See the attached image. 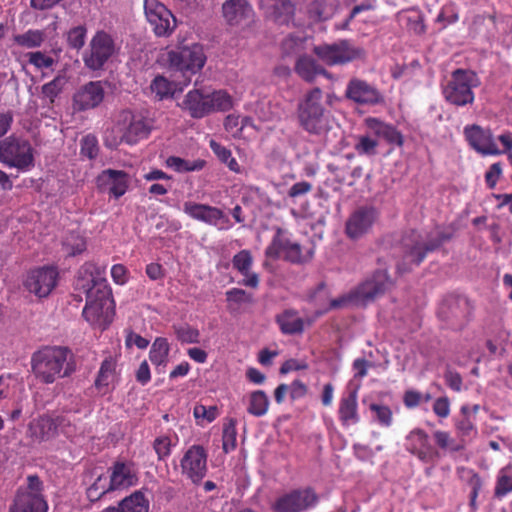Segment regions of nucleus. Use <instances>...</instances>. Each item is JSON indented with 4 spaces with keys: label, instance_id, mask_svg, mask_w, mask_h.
<instances>
[{
    "label": "nucleus",
    "instance_id": "1",
    "mask_svg": "<svg viewBox=\"0 0 512 512\" xmlns=\"http://www.w3.org/2000/svg\"><path fill=\"white\" fill-rule=\"evenodd\" d=\"M76 288L86 294L82 315L94 329L105 330L115 310L111 289L103 273L93 263H85L78 271Z\"/></svg>",
    "mask_w": 512,
    "mask_h": 512
},
{
    "label": "nucleus",
    "instance_id": "2",
    "mask_svg": "<svg viewBox=\"0 0 512 512\" xmlns=\"http://www.w3.org/2000/svg\"><path fill=\"white\" fill-rule=\"evenodd\" d=\"M151 129L150 119L141 112L123 110L118 114L114 126L106 131L105 143L109 147H116L122 142L135 144L148 137Z\"/></svg>",
    "mask_w": 512,
    "mask_h": 512
},
{
    "label": "nucleus",
    "instance_id": "3",
    "mask_svg": "<svg viewBox=\"0 0 512 512\" xmlns=\"http://www.w3.org/2000/svg\"><path fill=\"white\" fill-rule=\"evenodd\" d=\"M207 60L203 45L191 43L164 50L159 62L172 71L179 72L181 78L189 77L198 73Z\"/></svg>",
    "mask_w": 512,
    "mask_h": 512
},
{
    "label": "nucleus",
    "instance_id": "4",
    "mask_svg": "<svg viewBox=\"0 0 512 512\" xmlns=\"http://www.w3.org/2000/svg\"><path fill=\"white\" fill-rule=\"evenodd\" d=\"M391 285L392 282L387 273L383 270L377 271L348 295L330 301L328 306H324L321 313L329 308H338L346 305H367L389 289Z\"/></svg>",
    "mask_w": 512,
    "mask_h": 512
},
{
    "label": "nucleus",
    "instance_id": "5",
    "mask_svg": "<svg viewBox=\"0 0 512 512\" xmlns=\"http://www.w3.org/2000/svg\"><path fill=\"white\" fill-rule=\"evenodd\" d=\"M298 118L301 126L311 134L323 136L329 131L330 118L323 108L320 89L315 88L307 93L299 104Z\"/></svg>",
    "mask_w": 512,
    "mask_h": 512
},
{
    "label": "nucleus",
    "instance_id": "6",
    "mask_svg": "<svg viewBox=\"0 0 512 512\" xmlns=\"http://www.w3.org/2000/svg\"><path fill=\"white\" fill-rule=\"evenodd\" d=\"M69 352L63 347H46L32 357V371L36 378L45 383H53L66 374L63 370L67 364Z\"/></svg>",
    "mask_w": 512,
    "mask_h": 512
},
{
    "label": "nucleus",
    "instance_id": "7",
    "mask_svg": "<svg viewBox=\"0 0 512 512\" xmlns=\"http://www.w3.org/2000/svg\"><path fill=\"white\" fill-rule=\"evenodd\" d=\"M0 162L20 172L30 171L34 165V149L26 139L10 136L0 141Z\"/></svg>",
    "mask_w": 512,
    "mask_h": 512
},
{
    "label": "nucleus",
    "instance_id": "8",
    "mask_svg": "<svg viewBox=\"0 0 512 512\" xmlns=\"http://www.w3.org/2000/svg\"><path fill=\"white\" fill-rule=\"evenodd\" d=\"M477 75L469 70H456L445 86L443 94L445 99L457 106H464L474 101L473 88L479 86Z\"/></svg>",
    "mask_w": 512,
    "mask_h": 512
},
{
    "label": "nucleus",
    "instance_id": "9",
    "mask_svg": "<svg viewBox=\"0 0 512 512\" xmlns=\"http://www.w3.org/2000/svg\"><path fill=\"white\" fill-rule=\"evenodd\" d=\"M41 490L39 478L29 476L27 487L18 491L10 507V512H47L48 505Z\"/></svg>",
    "mask_w": 512,
    "mask_h": 512
},
{
    "label": "nucleus",
    "instance_id": "10",
    "mask_svg": "<svg viewBox=\"0 0 512 512\" xmlns=\"http://www.w3.org/2000/svg\"><path fill=\"white\" fill-rule=\"evenodd\" d=\"M58 430L68 438H74L77 435L76 425L72 424L70 419L66 417L52 419L48 416H43L33 420L29 425L30 435L36 440H48L54 437Z\"/></svg>",
    "mask_w": 512,
    "mask_h": 512
},
{
    "label": "nucleus",
    "instance_id": "11",
    "mask_svg": "<svg viewBox=\"0 0 512 512\" xmlns=\"http://www.w3.org/2000/svg\"><path fill=\"white\" fill-rule=\"evenodd\" d=\"M116 52L117 48L111 35L98 31L90 41L89 52L84 56V63L92 70L100 69Z\"/></svg>",
    "mask_w": 512,
    "mask_h": 512
},
{
    "label": "nucleus",
    "instance_id": "12",
    "mask_svg": "<svg viewBox=\"0 0 512 512\" xmlns=\"http://www.w3.org/2000/svg\"><path fill=\"white\" fill-rule=\"evenodd\" d=\"M313 51L327 65L345 64L361 58L364 54L361 48L355 47L347 41L315 46Z\"/></svg>",
    "mask_w": 512,
    "mask_h": 512
},
{
    "label": "nucleus",
    "instance_id": "13",
    "mask_svg": "<svg viewBox=\"0 0 512 512\" xmlns=\"http://www.w3.org/2000/svg\"><path fill=\"white\" fill-rule=\"evenodd\" d=\"M144 13L157 36H169L176 28L174 15L159 0H144Z\"/></svg>",
    "mask_w": 512,
    "mask_h": 512
},
{
    "label": "nucleus",
    "instance_id": "14",
    "mask_svg": "<svg viewBox=\"0 0 512 512\" xmlns=\"http://www.w3.org/2000/svg\"><path fill=\"white\" fill-rule=\"evenodd\" d=\"M58 276V271L54 267L36 268L27 273L23 285L30 294L44 298L55 289Z\"/></svg>",
    "mask_w": 512,
    "mask_h": 512
},
{
    "label": "nucleus",
    "instance_id": "15",
    "mask_svg": "<svg viewBox=\"0 0 512 512\" xmlns=\"http://www.w3.org/2000/svg\"><path fill=\"white\" fill-rule=\"evenodd\" d=\"M183 211L192 219L215 226L220 230H226L231 227L227 215L216 207L187 201L183 204Z\"/></svg>",
    "mask_w": 512,
    "mask_h": 512
},
{
    "label": "nucleus",
    "instance_id": "16",
    "mask_svg": "<svg viewBox=\"0 0 512 512\" xmlns=\"http://www.w3.org/2000/svg\"><path fill=\"white\" fill-rule=\"evenodd\" d=\"M182 475L193 483H199L207 471V454L199 445L191 446L180 461Z\"/></svg>",
    "mask_w": 512,
    "mask_h": 512
},
{
    "label": "nucleus",
    "instance_id": "17",
    "mask_svg": "<svg viewBox=\"0 0 512 512\" xmlns=\"http://www.w3.org/2000/svg\"><path fill=\"white\" fill-rule=\"evenodd\" d=\"M266 255L271 258L282 257L291 262H303L311 257V252L309 249L303 250L298 243L286 239L281 234H277L266 249Z\"/></svg>",
    "mask_w": 512,
    "mask_h": 512
},
{
    "label": "nucleus",
    "instance_id": "18",
    "mask_svg": "<svg viewBox=\"0 0 512 512\" xmlns=\"http://www.w3.org/2000/svg\"><path fill=\"white\" fill-rule=\"evenodd\" d=\"M316 495L309 489L296 490L280 496L273 504L275 512H302L316 503Z\"/></svg>",
    "mask_w": 512,
    "mask_h": 512
},
{
    "label": "nucleus",
    "instance_id": "19",
    "mask_svg": "<svg viewBox=\"0 0 512 512\" xmlns=\"http://www.w3.org/2000/svg\"><path fill=\"white\" fill-rule=\"evenodd\" d=\"M130 177L121 170L107 169L96 178V186L102 192H108L114 198L123 196L129 187Z\"/></svg>",
    "mask_w": 512,
    "mask_h": 512
},
{
    "label": "nucleus",
    "instance_id": "20",
    "mask_svg": "<svg viewBox=\"0 0 512 512\" xmlns=\"http://www.w3.org/2000/svg\"><path fill=\"white\" fill-rule=\"evenodd\" d=\"M105 91L102 82H89L81 86L73 96V109L86 111L98 107L104 99Z\"/></svg>",
    "mask_w": 512,
    "mask_h": 512
},
{
    "label": "nucleus",
    "instance_id": "21",
    "mask_svg": "<svg viewBox=\"0 0 512 512\" xmlns=\"http://www.w3.org/2000/svg\"><path fill=\"white\" fill-rule=\"evenodd\" d=\"M222 14L230 26H246L254 17V11L246 0H226Z\"/></svg>",
    "mask_w": 512,
    "mask_h": 512
},
{
    "label": "nucleus",
    "instance_id": "22",
    "mask_svg": "<svg viewBox=\"0 0 512 512\" xmlns=\"http://www.w3.org/2000/svg\"><path fill=\"white\" fill-rule=\"evenodd\" d=\"M464 133L469 144L480 154L497 155L501 153L489 130L473 125L466 127Z\"/></svg>",
    "mask_w": 512,
    "mask_h": 512
},
{
    "label": "nucleus",
    "instance_id": "23",
    "mask_svg": "<svg viewBox=\"0 0 512 512\" xmlns=\"http://www.w3.org/2000/svg\"><path fill=\"white\" fill-rule=\"evenodd\" d=\"M405 441L406 449L421 461L429 462L436 455V452L429 443L428 434L422 429L416 428L410 431Z\"/></svg>",
    "mask_w": 512,
    "mask_h": 512
},
{
    "label": "nucleus",
    "instance_id": "24",
    "mask_svg": "<svg viewBox=\"0 0 512 512\" xmlns=\"http://www.w3.org/2000/svg\"><path fill=\"white\" fill-rule=\"evenodd\" d=\"M365 126L379 142L383 140L388 144L397 146H402L404 143L403 135L394 126L377 118L369 117L365 119Z\"/></svg>",
    "mask_w": 512,
    "mask_h": 512
},
{
    "label": "nucleus",
    "instance_id": "25",
    "mask_svg": "<svg viewBox=\"0 0 512 512\" xmlns=\"http://www.w3.org/2000/svg\"><path fill=\"white\" fill-rule=\"evenodd\" d=\"M190 83V78L185 77L178 80H169L163 75H157L150 84L151 92L158 100L173 97L176 93H180Z\"/></svg>",
    "mask_w": 512,
    "mask_h": 512
},
{
    "label": "nucleus",
    "instance_id": "26",
    "mask_svg": "<svg viewBox=\"0 0 512 512\" xmlns=\"http://www.w3.org/2000/svg\"><path fill=\"white\" fill-rule=\"evenodd\" d=\"M346 95L349 99L360 104H376L382 100L380 93L373 86L359 79H353L349 82Z\"/></svg>",
    "mask_w": 512,
    "mask_h": 512
},
{
    "label": "nucleus",
    "instance_id": "27",
    "mask_svg": "<svg viewBox=\"0 0 512 512\" xmlns=\"http://www.w3.org/2000/svg\"><path fill=\"white\" fill-rule=\"evenodd\" d=\"M265 15L278 24H288L294 14V5L290 0H260Z\"/></svg>",
    "mask_w": 512,
    "mask_h": 512
},
{
    "label": "nucleus",
    "instance_id": "28",
    "mask_svg": "<svg viewBox=\"0 0 512 512\" xmlns=\"http://www.w3.org/2000/svg\"><path fill=\"white\" fill-rule=\"evenodd\" d=\"M209 92L199 89L189 91L181 104L193 118H203L209 114Z\"/></svg>",
    "mask_w": 512,
    "mask_h": 512
},
{
    "label": "nucleus",
    "instance_id": "29",
    "mask_svg": "<svg viewBox=\"0 0 512 512\" xmlns=\"http://www.w3.org/2000/svg\"><path fill=\"white\" fill-rule=\"evenodd\" d=\"M107 473L115 489L127 488L138 482V472L132 463L118 462Z\"/></svg>",
    "mask_w": 512,
    "mask_h": 512
},
{
    "label": "nucleus",
    "instance_id": "30",
    "mask_svg": "<svg viewBox=\"0 0 512 512\" xmlns=\"http://www.w3.org/2000/svg\"><path fill=\"white\" fill-rule=\"evenodd\" d=\"M374 220L375 212L373 210H359L355 212L347 221V235L352 239L361 237L371 228Z\"/></svg>",
    "mask_w": 512,
    "mask_h": 512
},
{
    "label": "nucleus",
    "instance_id": "31",
    "mask_svg": "<svg viewBox=\"0 0 512 512\" xmlns=\"http://www.w3.org/2000/svg\"><path fill=\"white\" fill-rule=\"evenodd\" d=\"M150 502L142 491H135L121 500L118 506H110L101 512H149Z\"/></svg>",
    "mask_w": 512,
    "mask_h": 512
},
{
    "label": "nucleus",
    "instance_id": "32",
    "mask_svg": "<svg viewBox=\"0 0 512 512\" xmlns=\"http://www.w3.org/2000/svg\"><path fill=\"white\" fill-rule=\"evenodd\" d=\"M233 266L243 275V285L252 288H256L258 286V275L251 271L252 256L249 251L242 250L239 253H237L233 257Z\"/></svg>",
    "mask_w": 512,
    "mask_h": 512
},
{
    "label": "nucleus",
    "instance_id": "33",
    "mask_svg": "<svg viewBox=\"0 0 512 512\" xmlns=\"http://www.w3.org/2000/svg\"><path fill=\"white\" fill-rule=\"evenodd\" d=\"M118 381L116 362L112 358L105 359L100 367L96 379V387L103 393H106L115 386Z\"/></svg>",
    "mask_w": 512,
    "mask_h": 512
},
{
    "label": "nucleus",
    "instance_id": "34",
    "mask_svg": "<svg viewBox=\"0 0 512 512\" xmlns=\"http://www.w3.org/2000/svg\"><path fill=\"white\" fill-rule=\"evenodd\" d=\"M338 414L344 426L355 425L359 422L356 392H352L340 400Z\"/></svg>",
    "mask_w": 512,
    "mask_h": 512
},
{
    "label": "nucleus",
    "instance_id": "35",
    "mask_svg": "<svg viewBox=\"0 0 512 512\" xmlns=\"http://www.w3.org/2000/svg\"><path fill=\"white\" fill-rule=\"evenodd\" d=\"M455 428L463 443L477 436L475 419L471 417L470 406L463 405L461 407V417L455 421Z\"/></svg>",
    "mask_w": 512,
    "mask_h": 512
},
{
    "label": "nucleus",
    "instance_id": "36",
    "mask_svg": "<svg viewBox=\"0 0 512 512\" xmlns=\"http://www.w3.org/2000/svg\"><path fill=\"white\" fill-rule=\"evenodd\" d=\"M224 127L234 138H250L253 136V132L245 134V131L249 129L253 131L255 129L249 117L241 118L239 115L235 114L226 117Z\"/></svg>",
    "mask_w": 512,
    "mask_h": 512
},
{
    "label": "nucleus",
    "instance_id": "37",
    "mask_svg": "<svg viewBox=\"0 0 512 512\" xmlns=\"http://www.w3.org/2000/svg\"><path fill=\"white\" fill-rule=\"evenodd\" d=\"M270 401L262 390L251 392L247 396V412L255 417L264 416L269 409Z\"/></svg>",
    "mask_w": 512,
    "mask_h": 512
},
{
    "label": "nucleus",
    "instance_id": "38",
    "mask_svg": "<svg viewBox=\"0 0 512 512\" xmlns=\"http://www.w3.org/2000/svg\"><path fill=\"white\" fill-rule=\"evenodd\" d=\"M296 73L306 81H313L316 76L324 74L325 70L309 56H301L295 65Z\"/></svg>",
    "mask_w": 512,
    "mask_h": 512
},
{
    "label": "nucleus",
    "instance_id": "39",
    "mask_svg": "<svg viewBox=\"0 0 512 512\" xmlns=\"http://www.w3.org/2000/svg\"><path fill=\"white\" fill-rule=\"evenodd\" d=\"M166 166L178 173L195 172L202 170L206 161L203 159H183L176 156H170L166 159Z\"/></svg>",
    "mask_w": 512,
    "mask_h": 512
},
{
    "label": "nucleus",
    "instance_id": "40",
    "mask_svg": "<svg viewBox=\"0 0 512 512\" xmlns=\"http://www.w3.org/2000/svg\"><path fill=\"white\" fill-rule=\"evenodd\" d=\"M86 250V239L77 231L67 233L62 239V251L67 256H76Z\"/></svg>",
    "mask_w": 512,
    "mask_h": 512
},
{
    "label": "nucleus",
    "instance_id": "41",
    "mask_svg": "<svg viewBox=\"0 0 512 512\" xmlns=\"http://www.w3.org/2000/svg\"><path fill=\"white\" fill-rule=\"evenodd\" d=\"M277 323L285 334L300 333L304 329V322L295 311L287 310L277 316Z\"/></svg>",
    "mask_w": 512,
    "mask_h": 512
},
{
    "label": "nucleus",
    "instance_id": "42",
    "mask_svg": "<svg viewBox=\"0 0 512 512\" xmlns=\"http://www.w3.org/2000/svg\"><path fill=\"white\" fill-rule=\"evenodd\" d=\"M209 92V114L219 111H228L234 106L233 97L223 89Z\"/></svg>",
    "mask_w": 512,
    "mask_h": 512
},
{
    "label": "nucleus",
    "instance_id": "43",
    "mask_svg": "<svg viewBox=\"0 0 512 512\" xmlns=\"http://www.w3.org/2000/svg\"><path fill=\"white\" fill-rule=\"evenodd\" d=\"M337 9L335 0H315L309 6V14L315 21H324L331 18Z\"/></svg>",
    "mask_w": 512,
    "mask_h": 512
},
{
    "label": "nucleus",
    "instance_id": "44",
    "mask_svg": "<svg viewBox=\"0 0 512 512\" xmlns=\"http://www.w3.org/2000/svg\"><path fill=\"white\" fill-rule=\"evenodd\" d=\"M23 389V384L16 377L11 375L0 377V400H18Z\"/></svg>",
    "mask_w": 512,
    "mask_h": 512
},
{
    "label": "nucleus",
    "instance_id": "45",
    "mask_svg": "<svg viewBox=\"0 0 512 512\" xmlns=\"http://www.w3.org/2000/svg\"><path fill=\"white\" fill-rule=\"evenodd\" d=\"M115 490L108 473L97 476L95 481L87 489V496L90 501H97L107 492Z\"/></svg>",
    "mask_w": 512,
    "mask_h": 512
},
{
    "label": "nucleus",
    "instance_id": "46",
    "mask_svg": "<svg viewBox=\"0 0 512 512\" xmlns=\"http://www.w3.org/2000/svg\"><path fill=\"white\" fill-rule=\"evenodd\" d=\"M169 344L164 338H157L150 349L149 358L156 367H165L168 362Z\"/></svg>",
    "mask_w": 512,
    "mask_h": 512
},
{
    "label": "nucleus",
    "instance_id": "47",
    "mask_svg": "<svg viewBox=\"0 0 512 512\" xmlns=\"http://www.w3.org/2000/svg\"><path fill=\"white\" fill-rule=\"evenodd\" d=\"M209 146L212 149V151L215 153L217 158L227 165V167L235 173H241L240 165L238 164L237 160L232 156V153L229 149L222 146L220 143L216 142L215 140L211 139L209 141Z\"/></svg>",
    "mask_w": 512,
    "mask_h": 512
},
{
    "label": "nucleus",
    "instance_id": "48",
    "mask_svg": "<svg viewBox=\"0 0 512 512\" xmlns=\"http://www.w3.org/2000/svg\"><path fill=\"white\" fill-rule=\"evenodd\" d=\"M512 492V464L501 468L497 474L495 495L503 497Z\"/></svg>",
    "mask_w": 512,
    "mask_h": 512
},
{
    "label": "nucleus",
    "instance_id": "49",
    "mask_svg": "<svg viewBox=\"0 0 512 512\" xmlns=\"http://www.w3.org/2000/svg\"><path fill=\"white\" fill-rule=\"evenodd\" d=\"M45 39L44 33L41 30H28L23 34L15 35L14 42L27 49L37 48L41 46Z\"/></svg>",
    "mask_w": 512,
    "mask_h": 512
},
{
    "label": "nucleus",
    "instance_id": "50",
    "mask_svg": "<svg viewBox=\"0 0 512 512\" xmlns=\"http://www.w3.org/2000/svg\"><path fill=\"white\" fill-rule=\"evenodd\" d=\"M379 146L378 139L374 138L372 134L366 129V133L358 137L355 144V150L360 155H375Z\"/></svg>",
    "mask_w": 512,
    "mask_h": 512
},
{
    "label": "nucleus",
    "instance_id": "51",
    "mask_svg": "<svg viewBox=\"0 0 512 512\" xmlns=\"http://www.w3.org/2000/svg\"><path fill=\"white\" fill-rule=\"evenodd\" d=\"M226 299L229 309L233 311L238 310L242 305L251 304L253 302V298L250 294L237 288L228 290L226 292Z\"/></svg>",
    "mask_w": 512,
    "mask_h": 512
},
{
    "label": "nucleus",
    "instance_id": "52",
    "mask_svg": "<svg viewBox=\"0 0 512 512\" xmlns=\"http://www.w3.org/2000/svg\"><path fill=\"white\" fill-rule=\"evenodd\" d=\"M237 443L236 422L233 419L228 420L223 426L222 446L226 453L233 451Z\"/></svg>",
    "mask_w": 512,
    "mask_h": 512
},
{
    "label": "nucleus",
    "instance_id": "53",
    "mask_svg": "<svg viewBox=\"0 0 512 512\" xmlns=\"http://www.w3.org/2000/svg\"><path fill=\"white\" fill-rule=\"evenodd\" d=\"M193 415L197 424L204 426L214 421L218 416V409L216 406H205L197 404L193 409Z\"/></svg>",
    "mask_w": 512,
    "mask_h": 512
},
{
    "label": "nucleus",
    "instance_id": "54",
    "mask_svg": "<svg viewBox=\"0 0 512 512\" xmlns=\"http://www.w3.org/2000/svg\"><path fill=\"white\" fill-rule=\"evenodd\" d=\"M255 113L262 122H273L280 117L279 109L269 101L260 102Z\"/></svg>",
    "mask_w": 512,
    "mask_h": 512
},
{
    "label": "nucleus",
    "instance_id": "55",
    "mask_svg": "<svg viewBox=\"0 0 512 512\" xmlns=\"http://www.w3.org/2000/svg\"><path fill=\"white\" fill-rule=\"evenodd\" d=\"M433 438L441 449L459 451L462 448V445L457 443V441L450 435L449 432L436 430L433 432Z\"/></svg>",
    "mask_w": 512,
    "mask_h": 512
},
{
    "label": "nucleus",
    "instance_id": "56",
    "mask_svg": "<svg viewBox=\"0 0 512 512\" xmlns=\"http://www.w3.org/2000/svg\"><path fill=\"white\" fill-rule=\"evenodd\" d=\"M370 410L375 414L376 421L383 427H390L393 422V414L388 406L371 404Z\"/></svg>",
    "mask_w": 512,
    "mask_h": 512
},
{
    "label": "nucleus",
    "instance_id": "57",
    "mask_svg": "<svg viewBox=\"0 0 512 512\" xmlns=\"http://www.w3.org/2000/svg\"><path fill=\"white\" fill-rule=\"evenodd\" d=\"M67 84V78L64 75H58L51 82L42 87L43 94L51 101L63 90Z\"/></svg>",
    "mask_w": 512,
    "mask_h": 512
},
{
    "label": "nucleus",
    "instance_id": "58",
    "mask_svg": "<svg viewBox=\"0 0 512 512\" xmlns=\"http://www.w3.org/2000/svg\"><path fill=\"white\" fill-rule=\"evenodd\" d=\"M86 38V28L77 26L72 28L67 34V41L70 47L80 49L83 47Z\"/></svg>",
    "mask_w": 512,
    "mask_h": 512
},
{
    "label": "nucleus",
    "instance_id": "59",
    "mask_svg": "<svg viewBox=\"0 0 512 512\" xmlns=\"http://www.w3.org/2000/svg\"><path fill=\"white\" fill-rule=\"evenodd\" d=\"M460 301L450 299L445 301L439 309L438 315L442 319L458 318L461 315L459 311Z\"/></svg>",
    "mask_w": 512,
    "mask_h": 512
},
{
    "label": "nucleus",
    "instance_id": "60",
    "mask_svg": "<svg viewBox=\"0 0 512 512\" xmlns=\"http://www.w3.org/2000/svg\"><path fill=\"white\" fill-rule=\"evenodd\" d=\"M174 443L168 436H160L154 441V449L159 459H164L171 454Z\"/></svg>",
    "mask_w": 512,
    "mask_h": 512
},
{
    "label": "nucleus",
    "instance_id": "61",
    "mask_svg": "<svg viewBox=\"0 0 512 512\" xmlns=\"http://www.w3.org/2000/svg\"><path fill=\"white\" fill-rule=\"evenodd\" d=\"M27 56L29 63L38 69L49 68L54 63L53 58L39 51L28 53Z\"/></svg>",
    "mask_w": 512,
    "mask_h": 512
},
{
    "label": "nucleus",
    "instance_id": "62",
    "mask_svg": "<svg viewBox=\"0 0 512 512\" xmlns=\"http://www.w3.org/2000/svg\"><path fill=\"white\" fill-rule=\"evenodd\" d=\"M304 45V39L300 37L290 36L282 42V49L285 54L291 55L303 50Z\"/></svg>",
    "mask_w": 512,
    "mask_h": 512
},
{
    "label": "nucleus",
    "instance_id": "63",
    "mask_svg": "<svg viewBox=\"0 0 512 512\" xmlns=\"http://www.w3.org/2000/svg\"><path fill=\"white\" fill-rule=\"evenodd\" d=\"M97 152L98 146L96 138L91 135L84 137L81 142V153L92 159L97 155Z\"/></svg>",
    "mask_w": 512,
    "mask_h": 512
},
{
    "label": "nucleus",
    "instance_id": "64",
    "mask_svg": "<svg viewBox=\"0 0 512 512\" xmlns=\"http://www.w3.org/2000/svg\"><path fill=\"white\" fill-rule=\"evenodd\" d=\"M111 277L115 284L124 285L129 280V272L122 264H115L111 267Z\"/></svg>",
    "mask_w": 512,
    "mask_h": 512
}]
</instances>
